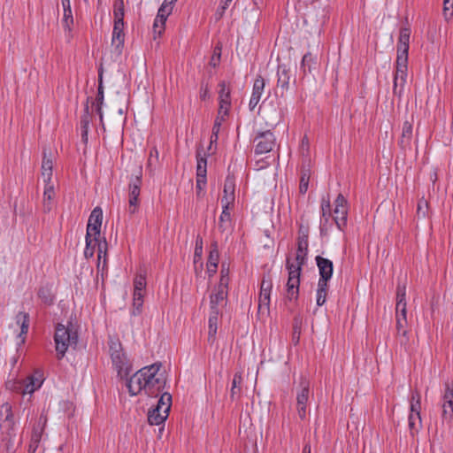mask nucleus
<instances>
[{"instance_id": "nucleus-19", "label": "nucleus", "mask_w": 453, "mask_h": 453, "mask_svg": "<svg viewBox=\"0 0 453 453\" xmlns=\"http://www.w3.org/2000/svg\"><path fill=\"white\" fill-rule=\"evenodd\" d=\"M412 130V122H410L408 120L404 121L403 125L402 135L399 141V145L403 150L411 148Z\"/></svg>"}, {"instance_id": "nucleus-64", "label": "nucleus", "mask_w": 453, "mask_h": 453, "mask_svg": "<svg viewBox=\"0 0 453 453\" xmlns=\"http://www.w3.org/2000/svg\"><path fill=\"white\" fill-rule=\"evenodd\" d=\"M229 282V277L228 276H220L219 284L217 288L219 289H226Z\"/></svg>"}, {"instance_id": "nucleus-22", "label": "nucleus", "mask_w": 453, "mask_h": 453, "mask_svg": "<svg viewBox=\"0 0 453 453\" xmlns=\"http://www.w3.org/2000/svg\"><path fill=\"white\" fill-rule=\"evenodd\" d=\"M42 384V380L40 378H35V376L27 377L24 384L19 386V389L22 390V394H32L38 389Z\"/></svg>"}, {"instance_id": "nucleus-52", "label": "nucleus", "mask_w": 453, "mask_h": 453, "mask_svg": "<svg viewBox=\"0 0 453 453\" xmlns=\"http://www.w3.org/2000/svg\"><path fill=\"white\" fill-rule=\"evenodd\" d=\"M321 210H322V217L326 218V220H327L326 215H330V198L329 196L327 197L322 198L321 203Z\"/></svg>"}, {"instance_id": "nucleus-59", "label": "nucleus", "mask_w": 453, "mask_h": 453, "mask_svg": "<svg viewBox=\"0 0 453 453\" xmlns=\"http://www.w3.org/2000/svg\"><path fill=\"white\" fill-rule=\"evenodd\" d=\"M205 185H206V178H197L196 177V188L197 196H200V194L203 191Z\"/></svg>"}, {"instance_id": "nucleus-30", "label": "nucleus", "mask_w": 453, "mask_h": 453, "mask_svg": "<svg viewBox=\"0 0 453 453\" xmlns=\"http://www.w3.org/2000/svg\"><path fill=\"white\" fill-rule=\"evenodd\" d=\"M55 196L54 187L50 183H45V188L43 193V210L45 211H50L51 210V200Z\"/></svg>"}, {"instance_id": "nucleus-12", "label": "nucleus", "mask_w": 453, "mask_h": 453, "mask_svg": "<svg viewBox=\"0 0 453 453\" xmlns=\"http://www.w3.org/2000/svg\"><path fill=\"white\" fill-rule=\"evenodd\" d=\"M277 88L280 89L281 96L289 88L290 81L296 83V78L291 74L290 68L286 65H279L277 70Z\"/></svg>"}, {"instance_id": "nucleus-48", "label": "nucleus", "mask_w": 453, "mask_h": 453, "mask_svg": "<svg viewBox=\"0 0 453 453\" xmlns=\"http://www.w3.org/2000/svg\"><path fill=\"white\" fill-rule=\"evenodd\" d=\"M443 14L446 19L453 16V0L443 1Z\"/></svg>"}, {"instance_id": "nucleus-29", "label": "nucleus", "mask_w": 453, "mask_h": 453, "mask_svg": "<svg viewBox=\"0 0 453 453\" xmlns=\"http://www.w3.org/2000/svg\"><path fill=\"white\" fill-rule=\"evenodd\" d=\"M172 406V395L169 393H163L157 401V405L154 407L155 409H158V411H163L164 414L168 413L170 411Z\"/></svg>"}, {"instance_id": "nucleus-37", "label": "nucleus", "mask_w": 453, "mask_h": 453, "mask_svg": "<svg viewBox=\"0 0 453 453\" xmlns=\"http://www.w3.org/2000/svg\"><path fill=\"white\" fill-rule=\"evenodd\" d=\"M421 425V417L420 413H410L409 415V427L411 430V434L413 435L415 433L418 431V428Z\"/></svg>"}, {"instance_id": "nucleus-11", "label": "nucleus", "mask_w": 453, "mask_h": 453, "mask_svg": "<svg viewBox=\"0 0 453 453\" xmlns=\"http://www.w3.org/2000/svg\"><path fill=\"white\" fill-rule=\"evenodd\" d=\"M235 180L234 175L228 174L225 180L223 196L221 198L222 208L232 209L235 200Z\"/></svg>"}, {"instance_id": "nucleus-31", "label": "nucleus", "mask_w": 453, "mask_h": 453, "mask_svg": "<svg viewBox=\"0 0 453 453\" xmlns=\"http://www.w3.org/2000/svg\"><path fill=\"white\" fill-rule=\"evenodd\" d=\"M103 103H104V88H103V84H102V76L100 75L97 95L96 97V102H93V104L96 105V111L98 113L100 121L102 123H103V111H102Z\"/></svg>"}, {"instance_id": "nucleus-13", "label": "nucleus", "mask_w": 453, "mask_h": 453, "mask_svg": "<svg viewBox=\"0 0 453 453\" xmlns=\"http://www.w3.org/2000/svg\"><path fill=\"white\" fill-rule=\"evenodd\" d=\"M102 219L103 211L100 207H96L89 216L86 234L92 236H100Z\"/></svg>"}, {"instance_id": "nucleus-7", "label": "nucleus", "mask_w": 453, "mask_h": 453, "mask_svg": "<svg viewBox=\"0 0 453 453\" xmlns=\"http://www.w3.org/2000/svg\"><path fill=\"white\" fill-rule=\"evenodd\" d=\"M142 169L139 166L134 176L131 178L128 184V211L134 214L138 211L140 205V194L142 183Z\"/></svg>"}, {"instance_id": "nucleus-44", "label": "nucleus", "mask_w": 453, "mask_h": 453, "mask_svg": "<svg viewBox=\"0 0 453 453\" xmlns=\"http://www.w3.org/2000/svg\"><path fill=\"white\" fill-rule=\"evenodd\" d=\"M165 22V20H158V18L156 17L153 23V34L155 39L157 36H160L164 33Z\"/></svg>"}, {"instance_id": "nucleus-20", "label": "nucleus", "mask_w": 453, "mask_h": 453, "mask_svg": "<svg viewBox=\"0 0 453 453\" xmlns=\"http://www.w3.org/2000/svg\"><path fill=\"white\" fill-rule=\"evenodd\" d=\"M53 163L50 157L47 155V150H43V157L42 162V177L44 183H50L52 177Z\"/></svg>"}, {"instance_id": "nucleus-45", "label": "nucleus", "mask_w": 453, "mask_h": 453, "mask_svg": "<svg viewBox=\"0 0 453 453\" xmlns=\"http://www.w3.org/2000/svg\"><path fill=\"white\" fill-rule=\"evenodd\" d=\"M146 277L145 274H138L134 280V290L145 291L146 288Z\"/></svg>"}, {"instance_id": "nucleus-6", "label": "nucleus", "mask_w": 453, "mask_h": 453, "mask_svg": "<svg viewBox=\"0 0 453 453\" xmlns=\"http://www.w3.org/2000/svg\"><path fill=\"white\" fill-rule=\"evenodd\" d=\"M161 364H153L149 366L150 372L143 383L144 392L149 396H157L165 387V378L159 372Z\"/></svg>"}, {"instance_id": "nucleus-3", "label": "nucleus", "mask_w": 453, "mask_h": 453, "mask_svg": "<svg viewBox=\"0 0 453 453\" xmlns=\"http://www.w3.org/2000/svg\"><path fill=\"white\" fill-rule=\"evenodd\" d=\"M15 437L12 406L4 403L0 406V453L14 451Z\"/></svg>"}, {"instance_id": "nucleus-23", "label": "nucleus", "mask_w": 453, "mask_h": 453, "mask_svg": "<svg viewBox=\"0 0 453 453\" xmlns=\"http://www.w3.org/2000/svg\"><path fill=\"white\" fill-rule=\"evenodd\" d=\"M168 417V413L164 414L158 409L152 408L148 412V422L150 425L159 426L163 424Z\"/></svg>"}, {"instance_id": "nucleus-41", "label": "nucleus", "mask_w": 453, "mask_h": 453, "mask_svg": "<svg viewBox=\"0 0 453 453\" xmlns=\"http://www.w3.org/2000/svg\"><path fill=\"white\" fill-rule=\"evenodd\" d=\"M219 257V250H218L217 242H213L211 245V250H210L207 265H218Z\"/></svg>"}, {"instance_id": "nucleus-58", "label": "nucleus", "mask_w": 453, "mask_h": 453, "mask_svg": "<svg viewBox=\"0 0 453 453\" xmlns=\"http://www.w3.org/2000/svg\"><path fill=\"white\" fill-rule=\"evenodd\" d=\"M203 254V239L201 236H197L196 240V247H195V257H200Z\"/></svg>"}, {"instance_id": "nucleus-47", "label": "nucleus", "mask_w": 453, "mask_h": 453, "mask_svg": "<svg viewBox=\"0 0 453 453\" xmlns=\"http://www.w3.org/2000/svg\"><path fill=\"white\" fill-rule=\"evenodd\" d=\"M230 105H231L230 100H224V99L219 100V107L218 115L223 116L225 118V116H226L228 114Z\"/></svg>"}, {"instance_id": "nucleus-62", "label": "nucleus", "mask_w": 453, "mask_h": 453, "mask_svg": "<svg viewBox=\"0 0 453 453\" xmlns=\"http://www.w3.org/2000/svg\"><path fill=\"white\" fill-rule=\"evenodd\" d=\"M395 317L400 315L401 318L407 319L406 304L401 305V307L395 306Z\"/></svg>"}, {"instance_id": "nucleus-42", "label": "nucleus", "mask_w": 453, "mask_h": 453, "mask_svg": "<svg viewBox=\"0 0 453 453\" xmlns=\"http://www.w3.org/2000/svg\"><path fill=\"white\" fill-rule=\"evenodd\" d=\"M405 295H406L405 285L398 284L397 288H396V306L401 307V305L406 304Z\"/></svg>"}, {"instance_id": "nucleus-43", "label": "nucleus", "mask_w": 453, "mask_h": 453, "mask_svg": "<svg viewBox=\"0 0 453 453\" xmlns=\"http://www.w3.org/2000/svg\"><path fill=\"white\" fill-rule=\"evenodd\" d=\"M396 319V331L398 335L407 336L408 331L406 330L407 319L401 318L400 315Z\"/></svg>"}, {"instance_id": "nucleus-18", "label": "nucleus", "mask_w": 453, "mask_h": 453, "mask_svg": "<svg viewBox=\"0 0 453 453\" xmlns=\"http://www.w3.org/2000/svg\"><path fill=\"white\" fill-rule=\"evenodd\" d=\"M46 423L47 416L42 413L36 424H35L33 426L30 442L39 445Z\"/></svg>"}, {"instance_id": "nucleus-46", "label": "nucleus", "mask_w": 453, "mask_h": 453, "mask_svg": "<svg viewBox=\"0 0 453 453\" xmlns=\"http://www.w3.org/2000/svg\"><path fill=\"white\" fill-rule=\"evenodd\" d=\"M453 418V403L442 404V419L450 421Z\"/></svg>"}, {"instance_id": "nucleus-10", "label": "nucleus", "mask_w": 453, "mask_h": 453, "mask_svg": "<svg viewBox=\"0 0 453 453\" xmlns=\"http://www.w3.org/2000/svg\"><path fill=\"white\" fill-rule=\"evenodd\" d=\"M148 372H150L149 366H145L127 380V387L131 395H136L142 390H144L143 383L146 380Z\"/></svg>"}, {"instance_id": "nucleus-17", "label": "nucleus", "mask_w": 453, "mask_h": 453, "mask_svg": "<svg viewBox=\"0 0 453 453\" xmlns=\"http://www.w3.org/2000/svg\"><path fill=\"white\" fill-rule=\"evenodd\" d=\"M89 97L87 99V104L85 105L84 113L81 118V135L82 142L87 144L88 143V127L89 123L92 119V116L89 112L88 101Z\"/></svg>"}, {"instance_id": "nucleus-16", "label": "nucleus", "mask_w": 453, "mask_h": 453, "mask_svg": "<svg viewBox=\"0 0 453 453\" xmlns=\"http://www.w3.org/2000/svg\"><path fill=\"white\" fill-rule=\"evenodd\" d=\"M265 80L262 76H257L254 81L252 95L249 104L250 110H253L259 103L265 88Z\"/></svg>"}, {"instance_id": "nucleus-35", "label": "nucleus", "mask_w": 453, "mask_h": 453, "mask_svg": "<svg viewBox=\"0 0 453 453\" xmlns=\"http://www.w3.org/2000/svg\"><path fill=\"white\" fill-rule=\"evenodd\" d=\"M328 289V284L319 282L318 283V290H317V305L322 306L326 300V294Z\"/></svg>"}, {"instance_id": "nucleus-9", "label": "nucleus", "mask_w": 453, "mask_h": 453, "mask_svg": "<svg viewBox=\"0 0 453 453\" xmlns=\"http://www.w3.org/2000/svg\"><path fill=\"white\" fill-rule=\"evenodd\" d=\"M309 395L310 382L305 378H301L300 389L296 394V411L301 419L306 417Z\"/></svg>"}, {"instance_id": "nucleus-24", "label": "nucleus", "mask_w": 453, "mask_h": 453, "mask_svg": "<svg viewBox=\"0 0 453 453\" xmlns=\"http://www.w3.org/2000/svg\"><path fill=\"white\" fill-rule=\"evenodd\" d=\"M242 383V373L240 372H237L234 375V379L232 381V387H231V390H230V398L232 399V401H234L235 399H237L241 396Z\"/></svg>"}, {"instance_id": "nucleus-33", "label": "nucleus", "mask_w": 453, "mask_h": 453, "mask_svg": "<svg viewBox=\"0 0 453 453\" xmlns=\"http://www.w3.org/2000/svg\"><path fill=\"white\" fill-rule=\"evenodd\" d=\"M219 311L215 310L211 311L210 317H209V338L214 337L217 334L218 329V321H219Z\"/></svg>"}, {"instance_id": "nucleus-38", "label": "nucleus", "mask_w": 453, "mask_h": 453, "mask_svg": "<svg viewBox=\"0 0 453 453\" xmlns=\"http://www.w3.org/2000/svg\"><path fill=\"white\" fill-rule=\"evenodd\" d=\"M173 11V6H168V0H165L160 8L158 9L157 18L158 20H165L167 17L171 14Z\"/></svg>"}, {"instance_id": "nucleus-15", "label": "nucleus", "mask_w": 453, "mask_h": 453, "mask_svg": "<svg viewBox=\"0 0 453 453\" xmlns=\"http://www.w3.org/2000/svg\"><path fill=\"white\" fill-rule=\"evenodd\" d=\"M125 42L124 23H114L111 37V45L118 54H120Z\"/></svg>"}, {"instance_id": "nucleus-49", "label": "nucleus", "mask_w": 453, "mask_h": 453, "mask_svg": "<svg viewBox=\"0 0 453 453\" xmlns=\"http://www.w3.org/2000/svg\"><path fill=\"white\" fill-rule=\"evenodd\" d=\"M144 291L134 290V306L140 309L143 303Z\"/></svg>"}, {"instance_id": "nucleus-60", "label": "nucleus", "mask_w": 453, "mask_h": 453, "mask_svg": "<svg viewBox=\"0 0 453 453\" xmlns=\"http://www.w3.org/2000/svg\"><path fill=\"white\" fill-rule=\"evenodd\" d=\"M308 188L309 181L304 178H300L299 192L303 195L307 192Z\"/></svg>"}, {"instance_id": "nucleus-36", "label": "nucleus", "mask_w": 453, "mask_h": 453, "mask_svg": "<svg viewBox=\"0 0 453 453\" xmlns=\"http://www.w3.org/2000/svg\"><path fill=\"white\" fill-rule=\"evenodd\" d=\"M315 64V58L311 55V52H307L303 55L301 62V69L303 74L311 72V66Z\"/></svg>"}, {"instance_id": "nucleus-63", "label": "nucleus", "mask_w": 453, "mask_h": 453, "mask_svg": "<svg viewBox=\"0 0 453 453\" xmlns=\"http://www.w3.org/2000/svg\"><path fill=\"white\" fill-rule=\"evenodd\" d=\"M334 203H335V207H347L346 206L347 200L342 194L338 195L337 198L335 199Z\"/></svg>"}, {"instance_id": "nucleus-53", "label": "nucleus", "mask_w": 453, "mask_h": 453, "mask_svg": "<svg viewBox=\"0 0 453 453\" xmlns=\"http://www.w3.org/2000/svg\"><path fill=\"white\" fill-rule=\"evenodd\" d=\"M196 160L197 165H203L205 168L207 167V160L206 154L203 152V148H198L196 150Z\"/></svg>"}, {"instance_id": "nucleus-50", "label": "nucleus", "mask_w": 453, "mask_h": 453, "mask_svg": "<svg viewBox=\"0 0 453 453\" xmlns=\"http://www.w3.org/2000/svg\"><path fill=\"white\" fill-rule=\"evenodd\" d=\"M219 99L230 100V89L226 88V82L221 81L219 83Z\"/></svg>"}, {"instance_id": "nucleus-28", "label": "nucleus", "mask_w": 453, "mask_h": 453, "mask_svg": "<svg viewBox=\"0 0 453 453\" xmlns=\"http://www.w3.org/2000/svg\"><path fill=\"white\" fill-rule=\"evenodd\" d=\"M222 212L219 217V229L222 232H228L231 227V215L229 208H222Z\"/></svg>"}, {"instance_id": "nucleus-25", "label": "nucleus", "mask_w": 453, "mask_h": 453, "mask_svg": "<svg viewBox=\"0 0 453 453\" xmlns=\"http://www.w3.org/2000/svg\"><path fill=\"white\" fill-rule=\"evenodd\" d=\"M61 4L64 10L63 23L67 30H71V26L73 24V12L71 8L70 0H61Z\"/></svg>"}, {"instance_id": "nucleus-4", "label": "nucleus", "mask_w": 453, "mask_h": 453, "mask_svg": "<svg viewBox=\"0 0 453 453\" xmlns=\"http://www.w3.org/2000/svg\"><path fill=\"white\" fill-rule=\"evenodd\" d=\"M54 341L56 351L58 359H61L68 349L69 346H76L78 342V334L69 326H65L58 324L56 326Z\"/></svg>"}, {"instance_id": "nucleus-40", "label": "nucleus", "mask_w": 453, "mask_h": 453, "mask_svg": "<svg viewBox=\"0 0 453 453\" xmlns=\"http://www.w3.org/2000/svg\"><path fill=\"white\" fill-rule=\"evenodd\" d=\"M270 295H271V290L260 289L259 304H258L259 310H261L263 308L269 309Z\"/></svg>"}, {"instance_id": "nucleus-2", "label": "nucleus", "mask_w": 453, "mask_h": 453, "mask_svg": "<svg viewBox=\"0 0 453 453\" xmlns=\"http://www.w3.org/2000/svg\"><path fill=\"white\" fill-rule=\"evenodd\" d=\"M410 37L411 28L409 27H402L397 42L396 65L393 88L394 94L399 96H401L407 78Z\"/></svg>"}, {"instance_id": "nucleus-54", "label": "nucleus", "mask_w": 453, "mask_h": 453, "mask_svg": "<svg viewBox=\"0 0 453 453\" xmlns=\"http://www.w3.org/2000/svg\"><path fill=\"white\" fill-rule=\"evenodd\" d=\"M38 296L45 303L51 304L53 303V298L46 288H41L38 292Z\"/></svg>"}, {"instance_id": "nucleus-5", "label": "nucleus", "mask_w": 453, "mask_h": 453, "mask_svg": "<svg viewBox=\"0 0 453 453\" xmlns=\"http://www.w3.org/2000/svg\"><path fill=\"white\" fill-rule=\"evenodd\" d=\"M109 351L112 365L117 370L118 375L121 379L127 377L131 372L132 367L126 355L124 354L122 345L118 339L110 340Z\"/></svg>"}, {"instance_id": "nucleus-1", "label": "nucleus", "mask_w": 453, "mask_h": 453, "mask_svg": "<svg viewBox=\"0 0 453 453\" xmlns=\"http://www.w3.org/2000/svg\"><path fill=\"white\" fill-rule=\"evenodd\" d=\"M308 238L309 226L300 225L297 237V250L296 255V264L291 263L287 258V269L288 271V279L287 282V296L289 300H296L299 296L300 274L302 266L305 264L308 254Z\"/></svg>"}, {"instance_id": "nucleus-39", "label": "nucleus", "mask_w": 453, "mask_h": 453, "mask_svg": "<svg viewBox=\"0 0 453 453\" xmlns=\"http://www.w3.org/2000/svg\"><path fill=\"white\" fill-rule=\"evenodd\" d=\"M96 248V245H95V242L93 241V236L86 234V247H85V250H84L85 257L86 258L92 257L94 256Z\"/></svg>"}, {"instance_id": "nucleus-56", "label": "nucleus", "mask_w": 453, "mask_h": 453, "mask_svg": "<svg viewBox=\"0 0 453 453\" xmlns=\"http://www.w3.org/2000/svg\"><path fill=\"white\" fill-rule=\"evenodd\" d=\"M293 342L295 344L298 343L300 339V334H301V326L297 320V319H295L294 326H293Z\"/></svg>"}, {"instance_id": "nucleus-14", "label": "nucleus", "mask_w": 453, "mask_h": 453, "mask_svg": "<svg viewBox=\"0 0 453 453\" xmlns=\"http://www.w3.org/2000/svg\"><path fill=\"white\" fill-rule=\"evenodd\" d=\"M315 260L319 267L320 275L319 282L327 283V281L331 279L333 275V262L320 256H317Z\"/></svg>"}, {"instance_id": "nucleus-21", "label": "nucleus", "mask_w": 453, "mask_h": 453, "mask_svg": "<svg viewBox=\"0 0 453 453\" xmlns=\"http://www.w3.org/2000/svg\"><path fill=\"white\" fill-rule=\"evenodd\" d=\"M227 290L217 288L215 293L211 295V310H219V305H225L226 303Z\"/></svg>"}, {"instance_id": "nucleus-26", "label": "nucleus", "mask_w": 453, "mask_h": 453, "mask_svg": "<svg viewBox=\"0 0 453 453\" xmlns=\"http://www.w3.org/2000/svg\"><path fill=\"white\" fill-rule=\"evenodd\" d=\"M93 241L95 245L97 248V258L98 265L100 264V260L104 257V266L106 265V253H107V242L105 238L101 239L100 236H93Z\"/></svg>"}, {"instance_id": "nucleus-34", "label": "nucleus", "mask_w": 453, "mask_h": 453, "mask_svg": "<svg viewBox=\"0 0 453 453\" xmlns=\"http://www.w3.org/2000/svg\"><path fill=\"white\" fill-rule=\"evenodd\" d=\"M18 324H20V335L27 334L29 326V315L26 312H19L16 316Z\"/></svg>"}, {"instance_id": "nucleus-8", "label": "nucleus", "mask_w": 453, "mask_h": 453, "mask_svg": "<svg viewBox=\"0 0 453 453\" xmlns=\"http://www.w3.org/2000/svg\"><path fill=\"white\" fill-rule=\"evenodd\" d=\"M256 154H265L270 152L275 146L276 139L270 131L258 133L254 138Z\"/></svg>"}, {"instance_id": "nucleus-51", "label": "nucleus", "mask_w": 453, "mask_h": 453, "mask_svg": "<svg viewBox=\"0 0 453 453\" xmlns=\"http://www.w3.org/2000/svg\"><path fill=\"white\" fill-rule=\"evenodd\" d=\"M443 401V403H453V387H451L449 383L445 384Z\"/></svg>"}, {"instance_id": "nucleus-27", "label": "nucleus", "mask_w": 453, "mask_h": 453, "mask_svg": "<svg viewBox=\"0 0 453 453\" xmlns=\"http://www.w3.org/2000/svg\"><path fill=\"white\" fill-rule=\"evenodd\" d=\"M347 207H335L334 219L338 228L342 229L347 224Z\"/></svg>"}, {"instance_id": "nucleus-55", "label": "nucleus", "mask_w": 453, "mask_h": 453, "mask_svg": "<svg viewBox=\"0 0 453 453\" xmlns=\"http://www.w3.org/2000/svg\"><path fill=\"white\" fill-rule=\"evenodd\" d=\"M427 207H428V203L426 200H424V199L419 200V202L418 203V207H417L418 216V217L422 216L424 218L426 216Z\"/></svg>"}, {"instance_id": "nucleus-61", "label": "nucleus", "mask_w": 453, "mask_h": 453, "mask_svg": "<svg viewBox=\"0 0 453 453\" xmlns=\"http://www.w3.org/2000/svg\"><path fill=\"white\" fill-rule=\"evenodd\" d=\"M421 403L418 402V399L416 402H411V413H420Z\"/></svg>"}, {"instance_id": "nucleus-57", "label": "nucleus", "mask_w": 453, "mask_h": 453, "mask_svg": "<svg viewBox=\"0 0 453 453\" xmlns=\"http://www.w3.org/2000/svg\"><path fill=\"white\" fill-rule=\"evenodd\" d=\"M223 120H224V117L218 115L214 121V125L212 127V131H213V134L215 135V140H218L220 126H221V123Z\"/></svg>"}, {"instance_id": "nucleus-32", "label": "nucleus", "mask_w": 453, "mask_h": 453, "mask_svg": "<svg viewBox=\"0 0 453 453\" xmlns=\"http://www.w3.org/2000/svg\"><path fill=\"white\" fill-rule=\"evenodd\" d=\"M125 5L124 0H116L113 5L114 23H124Z\"/></svg>"}]
</instances>
